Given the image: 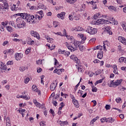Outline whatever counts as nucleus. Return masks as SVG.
<instances>
[{"label":"nucleus","mask_w":126,"mask_h":126,"mask_svg":"<svg viewBox=\"0 0 126 126\" xmlns=\"http://www.w3.org/2000/svg\"><path fill=\"white\" fill-rule=\"evenodd\" d=\"M65 125H69L67 121L61 122V123H60L61 126H65Z\"/></svg>","instance_id":"36"},{"label":"nucleus","mask_w":126,"mask_h":126,"mask_svg":"<svg viewBox=\"0 0 126 126\" xmlns=\"http://www.w3.org/2000/svg\"><path fill=\"white\" fill-rule=\"evenodd\" d=\"M32 90L33 91H35V92H38V88H37V86L35 85L32 86Z\"/></svg>","instance_id":"32"},{"label":"nucleus","mask_w":126,"mask_h":126,"mask_svg":"<svg viewBox=\"0 0 126 126\" xmlns=\"http://www.w3.org/2000/svg\"><path fill=\"white\" fill-rule=\"evenodd\" d=\"M55 35L58 36H61V37H63V34L61 32H54Z\"/></svg>","instance_id":"34"},{"label":"nucleus","mask_w":126,"mask_h":126,"mask_svg":"<svg viewBox=\"0 0 126 126\" xmlns=\"http://www.w3.org/2000/svg\"><path fill=\"white\" fill-rule=\"evenodd\" d=\"M50 113H51V114H52V115H53V116H55V111L53 110V109H50Z\"/></svg>","instance_id":"63"},{"label":"nucleus","mask_w":126,"mask_h":126,"mask_svg":"<svg viewBox=\"0 0 126 126\" xmlns=\"http://www.w3.org/2000/svg\"><path fill=\"white\" fill-rule=\"evenodd\" d=\"M34 40H32V39L30 38V41H29V42H28V44L29 45H34Z\"/></svg>","instance_id":"33"},{"label":"nucleus","mask_w":126,"mask_h":126,"mask_svg":"<svg viewBox=\"0 0 126 126\" xmlns=\"http://www.w3.org/2000/svg\"><path fill=\"white\" fill-rule=\"evenodd\" d=\"M116 101L117 103H121V101H122V98H121L120 97H117L116 99Z\"/></svg>","instance_id":"53"},{"label":"nucleus","mask_w":126,"mask_h":126,"mask_svg":"<svg viewBox=\"0 0 126 126\" xmlns=\"http://www.w3.org/2000/svg\"><path fill=\"white\" fill-rule=\"evenodd\" d=\"M96 2H97L96 1L95 2L93 0L91 1H89L88 2V4H89V3H90L92 5L93 9H96V8H97V4H96Z\"/></svg>","instance_id":"15"},{"label":"nucleus","mask_w":126,"mask_h":126,"mask_svg":"<svg viewBox=\"0 0 126 126\" xmlns=\"http://www.w3.org/2000/svg\"><path fill=\"white\" fill-rule=\"evenodd\" d=\"M94 63H100V60H98V59H95L94 61Z\"/></svg>","instance_id":"61"},{"label":"nucleus","mask_w":126,"mask_h":126,"mask_svg":"<svg viewBox=\"0 0 126 126\" xmlns=\"http://www.w3.org/2000/svg\"><path fill=\"white\" fill-rule=\"evenodd\" d=\"M14 57L16 61H20V60L23 58V54H22L21 53H16L15 54Z\"/></svg>","instance_id":"10"},{"label":"nucleus","mask_w":126,"mask_h":126,"mask_svg":"<svg viewBox=\"0 0 126 126\" xmlns=\"http://www.w3.org/2000/svg\"><path fill=\"white\" fill-rule=\"evenodd\" d=\"M78 36H80L81 39H82V43H84V41L86 40V37L83 35V34H78Z\"/></svg>","instance_id":"23"},{"label":"nucleus","mask_w":126,"mask_h":126,"mask_svg":"<svg viewBox=\"0 0 126 126\" xmlns=\"http://www.w3.org/2000/svg\"><path fill=\"white\" fill-rule=\"evenodd\" d=\"M54 60L55 61V65H56L58 67H59V66H61V65H59V62L58 61V60L56 58H54Z\"/></svg>","instance_id":"30"},{"label":"nucleus","mask_w":126,"mask_h":126,"mask_svg":"<svg viewBox=\"0 0 126 126\" xmlns=\"http://www.w3.org/2000/svg\"><path fill=\"white\" fill-rule=\"evenodd\" d=\"M95 50H97L98 51L97 55V59H99V60H102L103 59V54H104V52H103V46L101 45L96 46L94 47L93 49L94 51H95Z\"/></svg>","instance_id":"4"},{"label":"nucleus","mask_w":126,"mask_h":126,"mask_svg":"<svg viewBox=\"0 0 126 126\" xmlns=\"http://www.w3.org/2000/svg\"><path fill=\"white\" fill-rule=\"evenodd\" d=\"M70 44H68V42L65 43V45L68 50L71 52H74V51H76L77 48L81 45V42L74 39L73 42H70Z\"/></svg>","instance_id":"2"},{"label":"nucleus","mask_w":126,"mask_h":126,"mask_svg":"<svg viewBox=\"0 0 126 126\" xmlns=\"http://www.w3.org/2000/svg\"><path fill=\"white\" fill-rule=\"evenodd\" d=\"M113 72L115 74H119V71H118V67L117 65H114V67L113 68Z\"/></svg>","instance_id":"21"},{"label":"nucleus","mask_w":126,"mask_h":126,"mask_svg":"<svg viewBox=\"0 0 126 126\" xmlns=\"http://www.w3.org/2000/svg\"><path fill=\"white\" fill-rule=\"evenodd\" d=\"M114 22L115 25L118 24V21H115V19L109 17L107 20L99 19L97 21H95V23L99 25V24H109V23L112 24L114 23Z\"/></svg>","instance_id":"3"},{"label":"nucleus","mask_w":126,"mask_h":126,"mask_svg":"<svg viewBox=\"0 0 126 126\" xmlns=\"http://www.w3.org/2000/svg\"><path fill=\"white\" fill-rule=\"evenodd\" d=\"M31 53V48H28L26 50L25 52L26 55H28Z\"/></svg>","instance_id":"37"},{"label":"nucleus","mask_w":126,"mask_h":126,"mask_svg":"<svg viewBox=\"0 0 126 126\" xmlns=\"http://www.w3.org/2000/svg\"><path fill=\"white\" fill-rule=\"evenodd\" d=\"M45 122L42 121L39 123V125L40 126H46V125L45 124Z\"/></svg>","instance_id":"60"},{"label":"nucleus","mask_w":126,"mask_h":126,"mask_svg":"<svg viewBox=\"0 0 126 126\" xmlns=\"http://www.w3.org/2000/svg\"><path fill=\"white\" fill-rule=\"evenodd\" d=\"M70 54V52L64 50V53H63V55H64L65 57H69Z\"/></svg>","instance_id":"31"},{"label":"nucleus","mask_w":126,"mask_h":126,"mask_svg":"<svg viewBox=\"0 0 126 126\" xmlns=\"http://www.w3.org/2000/svg\"><path fill=\"white\" fill-rule=\"evenodd\" d=\"M119 63H126V58L124 57H121L119 59Z\"/></svg>","instance_id":"17"},{"label":"nucleus","mask_w":126,"mask_h":126,"mask_svg":"<svg viewBox=\"0 0 126 126\" xmlns=\"http://www.w3.org/2000/svg\"><path fill=\"white\" fill-rule=\"evenodd\" d=\"M76 66L77 67L78 72L83 73L84 71V68L83 67V65L78 64L77 65H76Z\"/></svg>","instance_id":"11"},{"label":"nucleus","mask_w":126,"mask_h":126,"mask_svg":"<svg viewBox=\"0 0 126 126\" xmlns=\"http://www.w3.org/2000/svg\"><path fill=\"white\" fill-rule=\"evenodd\" d=\"M74 18V17L73 16V15L72 14L69 15V20H70L71 21H72L73 20V19Z\"/></svg>","instance_id":"39"},{"label":"nucleus","mask_w":126,"mask_h":126,"mask_svg":"<svg viewBox=\"0 0 126 126\" xmlns=\"http://www.w3.org/2000/svg\"><path fill=\"white\" fill-rule=\"evenodd\" d=\"M54 73H57L59 75H60V74H61V71L60 70V69H55L54 71Z\"/></svg>","instance_id":"29"},{"label":"nucleus","mask_w":126,"mask_h":126,"mask_svg":"<svg viewBox=\"0 0 126 126\" xmlns=\"http://www.w3.org/2000/svg\"><path fill=\"white\" fill-rule=\"evenodd\" d=\"M72 14L73 15L75 20H79L80 19V14L78 12H73Z\"/></svg>","instance_id":"8"},{"label":"nucleus","mask_w":126,"mask_h":126,"mask_svg":"<svg viewBox=\"0 0 126 126\" xmlns=\"http://www.w3.org/2000/svg\"><path fill=\"white\" fill-rule=\"evenodd\" d=\"M63 37H66L67 35V33H66V30L65 29H63Z\"/></svg>","instance_id":"42"},{"label":"nucleus","mask_w":126,"mask_h":126,"mask_svg":"<svg viewBox=\"0 0 126 126\" xmlns=\"http://www.w3.org/2000/svg\"><path fill=\"white\" fill-rule=\"evenodd\" d=\"M123 80H117L115 82L114 81H111V83L109 85V87H117L119 86L120 83H122Z\"/></svg>","instance_id":"7"},{"label":"nucleus","mask_w":126,"mask_h":126,"mask_svg":"<svg viewBox=\"0 0 126 126\" xmlns=\"http://www.w3.org/2000/svg\"><path fill=\"white\" fill-rule=\"evenodd\" d=\"M84 46H81L79 47L80 49V51H81L82 52H83L84 50Z\"/></svg>","instance_id":"62"},{"label":"nucleus","mask_w":126,"mask_h":126,"mask_svg":"<svg viewBox=\"0 0 126 126\" xmlns=\"http://www.w3.org/2000/svg\"><path fill=\"white\" fill-rule=\"evenodd\" d=\"M118 40H120V42H121V43H122V44H123V45H126V38H125V37H118Z\"/></svg>","instance_id":"16"},{"label":"nucleus","mask_w":126,"mask_h":126,"mask_svg":"<svg viewBox=\"0 0 126 126\" xmlns=\"http://www.w3.org/2000/svg\"><path fill=\"white\" fill-rule=\"evenodd\" d=\"M97 121V118H94L91 121V124L92 125H93L95 122Z\"/></svg>","instance_id":"50"},{"label":"nucleus","mask_w":126,"mask_h":126,"mask_svg":"<svg viewBox=\"0 0 126 126\" xmlns=\"http://www.w3.org/2000/svg\"><path fill=\"white\" fill-rule=\"evenodd\" d=\"M16 15L17 16H21L23 19H26L27 21L31 23V24H35L36 23V19H35V17L33 15L26 13H18Z\"/></svg>","instance_id":"1"},{"label":"nucleus","mask_w":126,"mask_h":126,"mask_svg":"<svg viewBox=\"0 0 126 126\" xmlns=\"http://www.w3.org/2000/svg\"><path fill=\"white\" fill-rule=\"evenodd\" d=\"M122 27L123 28L124 31L126 32V22H122Z\"/></svg>","instance_id":"27"},{"label":"nucleus","mask_w":126,"mask_h":126,"mask_svg":"<svg viewBox=\"0 0 126 126\" xmlns=\"http://www.w3.org/2000/svg\"><path fill=\"white\" fill-rule=\"evenodd\" d=\"M1 25H2V26H4V27H5V26H6V25H7V24H8V21H6L5 22H3L1 23Z\"/></svg>","instance_id":"35"},{"label":"nucleus","mask_w":126,"mask_h":126,"mask_svg":"<svg viewBox=\"0 0 126 126\" xmlns=\"http://www.w3.org/2000/svg\"><path fill=\"white\" fill-rule=\"evenodd\" d=\"M86 32L91 35H94L97 33V29L92 27L88 26L87 28Z\"/></svg>","instance_id":"6"},{"label":"nucleus","mask_w":126,"mask_h":126,"mask_svg":"<svg viewBox=\"0 0 126 126\" xmlns=\"http://www.w3.org/2000/svg\"><path fill=\"white\" fill-rule=\"evenodd\" d=\"M66 37L67 39L69 41H71V42H73L75 40L74 37H73V36H70V35H66Z\"/></svg>","instance_id":"25"},{"label":"nucleus","mask_w":126,"mask_h":126,"mask_svg":"<svg viewBox=\"0 0 126 126\" xmlns=\"http://www.w3.org/2000/svg\"><path fill=\"white\" fill-rule=\"evenodd\" d=\"M101 72V70H97L95 72L94 75H98V74H100Z\"/></svg>","instance_id":"46"},{"label":"nucleus","mask_w":126,"mask_h":126,"mask_svg":"<svg viewBox=\"0 0 126 126\" xmlns=\"http://www.w3.org/2000/svg\"><path fill=\"white\" fill-rule=\"evenodd\" d=\"M100 18H101V13H98L94 15L93 19L94 20H96L97 21V20H99V19H100Z\"/></svg>","instance_id":"14"},{"label":"nucleus","mask_w":126,"mask_h":126,"mask_svg":"<svg viewBox=\"0 0 126 126\" xmlns=\"http://www.w3.org/2000/svg\"><path fill=\"white\" fill-rule=\"evenodd\" d=\"M31 35L32 36V37H35V38H37L38 40H40V35H39V33L37 32H35L34 31H31Z\"/></svg>","instance_id":"9"},{"label":"nucleus","mask_w":126,"mask_h":126,"mask_svg":"<svg viewBox=\"0 0 126 126\" xmlns=\"http://www.w3.org/2000/svg\"><path fill=\"white\" fill-rule=\"evenodd\" d=\"M81 82V79H80V82L78 83V84H77L76 86H75V89H74V90L75 91H76V90H77V88H78V86H79V84L80 83V82Z\"/></svg>","instance_id":"52"},{"label":"nucleus","mask_w":126,"mask_h":126,"mask_svg":"<svg viewBox=\"0 0 126 126\" xmlns=\"http://www.w3.org/2000/svg\"><path fill=\"white\" fill-rule=\"evenodd\" d=\"M64 16H65V12H62L61 13L57 14V17H58V18H60V19H64Z\"/></svg>","instance_id":"13"},{"label":"nucleus","mask_w":126,"mask_h":126,"mask_svg":"<svg viewBox=\"0 0 126 126\" xmlns=\"http://www.w3.org/2000/svg\"><path fill=\"white\" fill-rule=\"evenodd\" d=\"M53 26L55 28L58 27V26H59V22L54 21L53 22Z\"/></svg>","instance_id":"41"},{"label":"nucleus","mask_w":126,"mask_h":126,"mask_svg":"<svg viewBox=\"0 0 126 126\" xmlns=\"http://www.w3.org/2000/svg\"><path fill=\"white\" fill-rule=\"evenodd\" d=\"M58 83H57L56 84H55V83H51L50 85V90L51 91H54L55 89H56V87H57V85Z\"/></svg>","instance_id":"18"},{"label":"nucleus","mask_w":126,"mask_h":126,"mask_svg":"<svg viewBox=\"0 0 126 126\" xmlns=\"http://www.w3.org/2000/svg\"><path fill=\"white\" fill-rule=\"evenodd\" d=\"M6 30L9 32L10 33H11V32H13V29H12V27H11L10 26H6Z\"/></svg>","instance_id":"22"},{"label":"nucleus","mask_w":126,"mask_h":126,"mask_svg":"<svg viewBox=\"0 0 126 126\" xmlns=\"http://www.w3.org/2000/svg\"><path fill=\"white\" fill-rule=\"evenodd\" d=\"M38 7L39 8H41V9H47V7L46 6L44 5V4H40Z\"/></svg>","instance_id":"28"},{"label":"nucleus","mask_w":126,"mask_h":126,"mask_svg":"<svg viewBox=\"0 0 126 126\" xmlns=\"http://www.w3.org/2000/svg\"><path fill=\"white\" fill-rule=\"evenodd\" d=\"M13 41L14 42H20V41H21V39H19L17 38H13Z\"/></svg>","instance_id":"59"},{"label":"nucleus","mask_w":126,"mask_h":126,"mask_svg":"<svg viewBox=\"0 0 126 126\" xmlns=\"http://www.w3.org/2000/svg\"><path fill=\"white\" fill-rule=\"evenodd\" d=\"M74 0H67V1L68 2V3H74Z\"/></svg>","instance_id":"58"},{"label":"nucleus","mask_w":126,"mask_h":126,"mask_svg":"<svg viewBox=\"0 0 126 126\" xmlns=\"http://www.w3.org/2000/svg\"><path fill=\"white\" fill-rule=\"evenodd\" d=\"M13 64V61H8L7 63V65H10Z\"/></svg>","instance_id":"57"},{"label":"nucleus","mask_w":126,"mask_h":126,"mask_svg":"<svg viewBox=\"0 0 126 126\" xmlns=\"http://www.w3.org/2000/svg\"><path fill=\"white\" fill-rule=\"evenodd\" d=\"M13 53H14V50L13 49H9L7 50H5L4 51V54L5 55H10V56L13 55Z\"/></svg>","instance_id":"12"},{"label":"nucleus","mask_w":126,"mask_h":126,"mask_svg":"<svg viewBox=\"0 0 126 126\" xmlns=\"http://www.w3.org/2000/svg\"><path fill=\"white\" fill-rule=\"evenodd\" d=\"M100 121L101 123H105V122H107V118L105 117L102 118L100 119Z\"/></svg>","instance_id":"44"},{"label":"nucleus","mask_w":126,"mask_h":126,"mask_svg":"<svg viewBox=\"0 0 126 126\" xmlns=\"http://www.w3.org/2000/svg\"><path fill=\"white\" fill-rule=\"evenodd\" d=\"M92 92H97V88L94 87V86H92Z\"/></svg>","instance_id":"43"},{"label":"nucleus","mask_w":126,"mask_h":126,"mask_svg":"<svg viewBox=\"0 0 126 126\" xmlns=\"http://www.w3.org/2000/svg\"><path fill=\"white\" fill-rule=\"evenodd\" d=\"M23 18L22 17L18 18L16 20V22L17 23V26L18 28H23L26 23L25 22L24 20H23Z\"/></svg>","instance_id":"5"},{"label":"nucleus","mask_w":126,"mask_h":126,"mask_svg":"<svg viewBox=\"0 0 126 126\" xmlns=\"http://www.w3.org/2000/svg\"><path fill=\"white\" fill-rule=\"evenodd\" d=\"M114 122H115V119L112 117L106 118V123H111L112 124Z\"/></svg>","instance_id":"20"},{"label":"nucleus","mask_w":126,"mask_h":126,"mask_svg":"<svg viewBox=\"0 0 126 126\" xmlns=\"http://www.w3.org/2000/svg\"><path fill=\"white\" fill-rule=\"evenodd\" d=\"M43 18V15L39 16L38 15H36L34 17V19H35L36 22H37V19H38V20H41Z\"/></svg>","instance_id":"24"},{"label":"nucleus","mask_w":126,"mask_h":126,"mask_svg":"<svg viewBox=\"0 0 126 126\" xmlns=\"http://www.w3.org/2000/svg\"><path fill=\"white\" fill-rule=\"evenodd\" d=\"M105 108L106 110H110V109H111V106L109 104H106L105 105Z\"/></svg>","instance_id":"54"},{"label":"nucleus","mask_w":126,"mask_h":126,"mask_svg":"<svg viewBox=\"0 0 126 126\" xmlns=\"http://www.w3.org/2000/svg\"><path fill=\"white\" fill-rule=\"evenodd\" d=\"M15 6H16V5H13V6L11 7V9L12 10V11H14V10H17V8H16Z\"/></svg>","instance_id":"45"},{"label":"nucleus","mask_w":126,"mask_h":126,"mask_svg":"<svg viewBox=\"0 0 126 126\" xmlns=\"http://www.w3.org/2000/svg\"><path fill=\"white\" fill-rule=\"evenodd\" d=\"M83 29L79 26H77V31L79 32V31H82V30Z\"/></svg>","instance_id":"55"},{"label":"nucleus","mask_w":126,"mask_h":126,"mask_svg":"<svg viewBox=\"0 0 126 126\" xmlns=\"http://www.w3.org/2000/svg\"><path fill=\"white\" fill-rule=\"evenodd\" d=\"M45 38L49 43H51V44L54 43V39L51 38L49 36L45 35Z\"/></svg>","instance_id":"19"},{"label":"nucleus","mask_w":126,"mask_h":126,"mask_svg":"<svg viewBox=\"0 0 126 126\" xmlns=\"http://www.w3.org/2000/svg\"><path fill=\"white\" fill-rule=\"evenodd\" d=\"M58 53L60 55H63V53H64V50L59 49L58 50Z\"/></svg>","instance_id":"38"},{"label":"nucleus","mask_w":126,"mask_h":126,"mask_svg":"<svg viewBox=\"0 0 126 126\" xmlns=\"http://www.w3.org/2000/svg\"><path fill=\"white\" fill-rule=\"evenodd\" d=\"M70 58L71 59V60H73V61H75L76 62L77 61H78V58L77 57H76V56H75L74 55H71L70 57Z\"/></svg>","instance_id":"26"},{"label":"nucleus","mask_w":126,"mask_h":126,"mask_svg":"<svg viewBox=\"0 0 126 126\" xmlns=\"http://www.w3.org/2000/svg\"><path fill=\"white\" fill-rule=\"evenodd\" d=\"M102 82H103V79H100V80L97 81L94 83V85H95V86H96V85H97V84H98V83H102Z\"/></svg>","instance_id":"40"},{"label":"nucleus","mask_w":126,"mask_h":126,"mask_svg":"<svg viewBox=\"0 0 126 126\" xmlns=\"http://www.w3.org/2000/svg\"><path fill=\"white\" fill-rule=\"evenodd\" d=\"M95 41H96V38H93L89 40V43H95Z\"/></svg>","instance_id":"47"},{"label":"nucleus","mask_w":126,"mask_h":126,"mask_svg":"<svg viewBox=\"0 0 126 126\" xmlns=\"http://www.w3.org/2000/svg\"><path fill=\"white\" fill-rule=\"evenodd\" d=\"M42 62H43V60H38L36 61V63L37 64H42Z\"/></svg>","instance_id":"51"},{"label":"nucleus","mask_w":126,"mask_h":126,"mask_svg":"<svg viewBox=\"0 0 126 126\" xmlns=\"http://www.w3.org/2000/svg\"><path fill=\"white\" fill-rule=\"evenodd\" d=\"M6 124H10V119L9 117H7L6 119Z\"/></svg>","instance_id":"49"},{"label":"nucleus","mask_w":126,"mask_h":126,"mask_svg":"<svg viewBox=\"0 0 126 126\" xmlns=\"http://www.w3.org/2000/svg\"><path fill=\"white\" fill-rule=\"evenodd\" d=\"M9 25H11V26H13V27H15V24H14V22L13 21H10L9 22Z\"/></svg>","instance_id":"48"},{"label":"nucleus","mask_w":126,"mask_h":126,"mask_svg":"<svg viewBox=\"0 0 126 126\" xmlns=\"http://www.w3.org/2000/svg\"><path fill=\"white\" fill-rule=\"evenodd\" d=\"M35 105L37 108H41V104L38 102H36V104Z\"/></svg>","instance_id":"56"},{"label":"nucleus","mask_w":126,"mask_h":126,"mask_svg":"<svg viewBox=\"0 0 126 126\" xmlns=\"http://www.w3.org/2000/svg\"><path fill=\"white\" fill-rule=\"evenodd\" d=\"M20 71H24L25 70V67H20Z\"/></svg>","instance_id":"64"}]
</instances>
